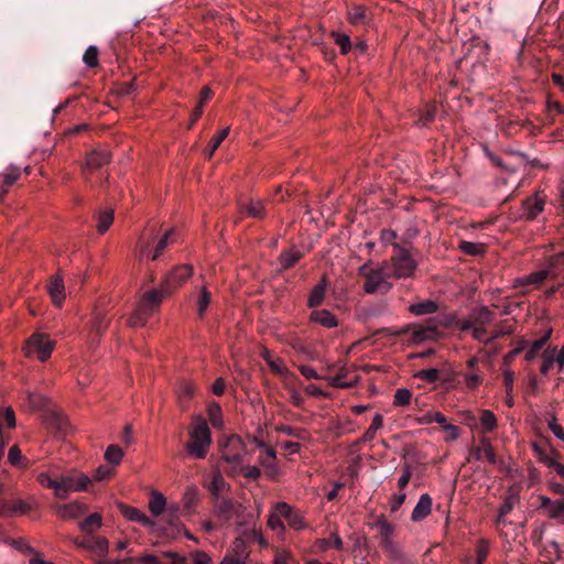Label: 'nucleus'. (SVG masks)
Here are the masks:
<instances>
[{
	"instance_id": "obj_60",
	"label": "nucleus",
	"mask_w": 564,
	"mask_h": 564,
	"mask_svg": "<svg viewBox=\"0 0 564 564\" xmlns=\"http://www.w3.org/2000/svg\"><path fill=\"white\" fill-rule=\"evenodd\" d=\"M547 273L545 271H539L530 274L527 278L525 284H541L546 279Z\"/></svg>"
},
{
	"instance_id": "obj_17",
	"label": "nucleus",
	"mask_w": 564,
	"mask_h": 564,
	"mask_svg": "<svg viewBox=\"0 0 564 564\" xmlns=\"http://www.w3.org/2000/svg\"><path fill=\"white\" fill-rule=\"evenodd\" d=\"M47 291L52 297L53 303L57 306H61L65 299L64 282L61 274L51 276L47 284Z\"/></svg>"
},
{
	"instance_id": "obj_13",
	"label": "nucleus",
	"mask_w": 564,
	"mask_h": 564,
	"mask_svg": "<svg viewBox=\"0 0 564 564\" xmlns=\"http://www.w3.org/2000/svg\"><path fill=\"white\" fill-rule=\"evenodd\" d=\"M328 284L329 283L327 276L324 274L318 281V283L310 292L307 299V306L310 308H316L323 304L326 297V290L328 288Z\"/></svg>"
},
{
	"instance_id": "obj_34",
	"label": "nucleus",
	"mask_w": 564,
	"mask_h": 564,
	"mask_svg": "<svg viewBox=\"0 0 564 564\" xmlns=\"http://www.w3.org/2000/svg\"><path fill=\"white\" fill-rule=\"evenodd\" d=\"M100 525H101V516L99 513H93L79 523L80 530L86 533L94 532Z\"/></svg>"
},
{
	"instance_id": "obj_58",
	"label": "nucleus",
	"mask_w": 564,
	"mask_h": 564,
	"mask_svg": "<svg viewBox=\"0 0 564 564\" xmlns=\"http://www.w3.org/2000/svg\"><path fill=\"white\" fill-rule=\"evenodd\" d=\"M8 459L10 462V464H12L14 466L20 465V463L22 462L23 457L21 455V451L19 449V447L17 445L12 446L9 449Z\"/></svg>"
},
{
	"instance_id": "obj_27",
	"label": "nucleus",
	"mask_w": 564,
	"mask_h": 564,
	"mask_svg": "<svg viewBox=\"0 0 564 564\" xmlns=\"http://www.w3.org/2000/svg\"><path fill=\"white\" fill-rule=\"evenodd\" d=\"M552 336V328L547 329L546 333L539 339L534 340L525 354V360L531 362L534 360L538 355L543 350L544 346L547 344Z\"/></svg>"
},
{
	"instance_id": "obj_25",
	"label": "nucleus",
	"mask_w": 564,
	"mask_h": 564,
	"mask_svg": "<svg viewBox=\"0 0 564 564\" xmlns=\"http://www.w3.org/2000/svg\"><path fill=\"white\" fill-rule=\"evenodd\" d=\"M416 378L429 383H436L438 381L448 382L451 380L448 375H445L442 370L437 368L420 370L416 373Z\"/></svg>"
},
{
	"instance_id": "obj_59",
	"label": "nucleus",
	"mask_w": 564,
	"mask_h": 564,
	"mask_svg": "<svg viewBox=\"0 0 564 564\" xmlns=\"http://www.w3.org/2000/svg\"><path fill=\"white\" fill-rule=\"evenodd\" d=\"M243 476L251 480H258L261 476V470L257 466H243Z\"/></svg>"
},
{
	"instance_id": "obj_6",
	"label": "nucleus",
	"mask_w": 564,
	"mask_h": 564,
	"mask_svg": "<svg viewBox=\"0 0 564 564\" xmlns=\"http://www.w3.org/2000/svg\"><path fill=\"white\" fill-rule=\"evenodd\" d=\"M415 269L416 262L412 259L409 251L403 248H397L395 253L391 257V263L387 262L390 278H409Z\"/></svg>"
},
{
	"instance_id": "obj_20",
	"label": "nucleus",
	"mask_w": 564,
	"mask_h": 564,
	"mask_svg": "<svg viewBox=\"0 0 564 564\" xmlns=\"http://www.w3.org/2000/svg\"><path fill=\"white\" fill-rule=\"evenodd\" d=\"M310 321L325 328H334L338 325L337 317L328 310H314L310 315Z\"/></svg>"
},
{
	"instance_id": "obj_2",
	"label": "nucleus",
	"mask_w": 564,
	"mask_h": 564,
	"mask_svg": "<svg viewBox=\"0 0 564 564\" xmlns=\"http://www.w3.org/2000/svg\"><path fill=\"white\" fill-rule=\"evenodd\" d=\"M188 437L189 440L184 445L187 456L195 459L206 458L213 441L208 423L203 416H193L188 427Z\"/></svg>"
},
{
	"instance_id": "obj_24",
	"label": "nucleus",
	"mask_w": 564,
	"mask_h": 564,
	"mask_svg": "<svg viewBox=\"0 0 564 564\" xmlns=\"http://www.w3.org/2000/svg\"><path fill=\"white\" fill-rule=\"evenodd\" d=\"M348 21L352 25L366 24L369 21V12L366 7L354 4L347 11Z\"/></svg>"
},
{
	"instance_id": "obj_21",
	"label": "nucleus",
	"mask_w": 564,
	"mask_h": 564,
	"mask_svg": "<svg viewBox=\"0 0 564 564\" xmlns=\"http://www.w3.org/2000/svg\"><path fill=\"white\" fill-rule=\"evenodd\" d=\"M163 555L171 560V564H186L187 560L175 552H164ZM192 564H210V557L204 552H195L192 555Z\"/></svg>"
},
{
	"instance_id": "obj_14",
	"label": "nucleus",
	"mask_w": 564,
	"mask_h": 564,
	"mask_svg": "<svg viewBox=\"0 0 564 564\" xmlns=\"http://www.w3.org/2000/svg\"><path fill=\"white\" fill-rule=\"evenodd\" d=\"M110 162V153L104 149L93 150L87 154L86 167L94 172Z\"/></svg>"
},
{
	"instance_id": "obj_30",
	"label": "nucleus",
	"mask_w": 564,
	"mask_h": 564,
	"mask_svg": "<svg viewBox=\"0 0 564 564\" xmlns=\"http://www.w3.org/2000/svg\"><path fill=\"white\" fill-rule=\"evenodd\" d=\"M303 257V253L299 250H285L280 254V263L282 270H288L295 265V263Z\"/></svg>"
},
{
	"instance_id": "obj_3",
	"label": "nucleus",
	"mask_w": 564,
	"mask_h": 564,
	"mask_svg": "<svg viewBox=\"0 0 564 564\" xmlns=\"http://www.w3.org/2000/svg\"><path fill=\"white\" fill-rule=\"evenodd\" d=\"M357 274L364 280L362 289L367 294H387L392 289L387 261L377 265L367 261L358 268Z\"/></svg>"
},
{
	"instance_id": "obj_47",
	"label": "nucleus",
	"mask_w": 564,
	"mask_h": 564,
	"mask_svg": "<svg viewBox=\"0 0 564 564\" xmlns=\"http://www.w3.org/2000/svg\"><path fill=\"white\" fill-rule=\"evenodd\" d=\"M184 508L191 510L198 501V491L196 488H188L183 497Z\"/></svg>"
},
{
	"instance_id": "obj_33",
	"label": "nucleus",
	"mask_w": 564,
	"mask_h": 564,
	"mask_svg": "<svg viewBox=\"0 0 564 564\" xmlns=\"http://www.w3.org/2000/svg\"><path fill=\"white\" fill-rule=\"evenodd\" d=\"M113 223V210L107 209L101 210L98 214V224H97V230L99 234H105L111 224Z\"/></svg>"
},
{
	"instance_id": "obj_12",
	"label": "nucleus",
	"mask_w": 564,
	"mask_h": 564,
	"mask_svg": "<svg viewBox=\"0 0 564 564\" xmlns=\"http://www.w3.org/2000/svg\"><path fill=\"white\" fill-rule=\"evenodd\" d=\"M275 512L280 518L285 519L291 528L300 530L304 527L302 516L297 511L293 510L292 507L286 502L276 503Z\"/></svg>"
},
{
	"instance_id": "obj_41",
	"label": "nucleus",
	"mask_w": 564,
	"mask_h": 564,
	"mask_svg": "<svg viewBox=\"0 0 564 564\" xmlns=\"http://www.w3.org/2000/svg\"><path fill=\"white\" fill-rule=\"evenodd\" d=\"M332 36L335 43L340 47V53L346 55L351 50L350 37L347 34H341L339 32H332Z\"/></svg>"
},
{
	"instance_id": "obj_18",
	"label": "nucleus",
	"mask_w": 564,
	"mask_h": 564,
	"mask_svg": "<svg viewBox=\"0 0 564 564\" xmlns=\"http://www.w3.org/2000/svg\"><path fill=\"white\" fill-rule=\"evenodd\" d=\"M175 235V230L174 229H170L167 230L158 241L153 252H150L149 251V247L148 246H143L141 248V252L143 254H148V257L151 259V260H158L160 258V256L163 253V251L165 250V248L167 247V245L173 240V237Z\"/></svg>"
},
{
	"instance_id": "obj_35",
	"label": "nucleus",
	"mask_w": 564,
	"mask_h": 564,
	"mask_svg": "<svg viewBox=\"0 0 564 564\" xmlns=\"http://www.w3.org/2000/svg\"><path fill=\"white\" fill-rule=\"evenodd\" d=\"M383 425V417L381 414L377 413L371 422V425L367 429V431L364 433L361 441L362 442H370L376 437V433L379 429H381Z\"/></svg>"
},
{
	"instance_id": "obj_10",
	"label": "nucleus",
	"mask_w": 564,
	"mask_h": 564,
	"mask_svg": "<svg viewBox=\"0 0 564 564\" xmlns=\"http://www.w3.org/2000/svg\"><path fill=\"white\" fill-rule=\"evenodd\" d=\"M474 324L473 338L482 341L487 335L486 326L491 324L495 319V313L487 306H479L471 311L469 314Z\"/></svg>"
},
{
	"instance_id": "obj_61",
	"label": "nucleus",
	"mask_w": 564,
	"mask_h": 564,
	"mask_svg": "<svg viewBox=\"0 0 564 564\" xmlns=\"http://www.w3.org/2000/svg\"><path fill=\"white\" fill-rule=\"evenodd\" d=\"M549 429L553 432V434L564 442V430L563 427L557 423V420L555 416L552 417V420L549 422Z\"/></svg>"
},
{
	"instance_id": "obj_5",
	"label": "nucleus",
	"mask_w": 564,
	"mask_h": 564,
	"mask_svg": "<svg viewBox=\"0 0 564 564\" xmlns=\"http://www.w3.org/2000/svg\"><path fill=\"white\" fill-rule=\"evenodd\" d=\"M545 198V195H541L538 192L531 196L525 197L522 200L520 209L510 212L509 218L512 221L534 220L544 210Z\"/></svg>"
},
{
	"instance_id": "obj_36",
	"label": "nucleus",
	"mask_w": 564,
	"mask_h": 564,
	"mask_svg": "<svg viewBox=\"0 0 564 564\" xmlns=\"http://www.w3.org/2000/svg\"><path fill=\"white\" fill-rule=\"evenodd\" d=\"M533 447V451L538 457V459L543 463L544 465H546L547 467L551 468V466L555 463L556 458L553 457L549 452L547 449L541 445V444H538V443H534L532 445Z\"/></svg>"
},
{
	"instance_id": "obj_44",
	"label": "nucleus",
	"mask_w": 564,
	"mask_h": 564,
	"mask_svg": "<svg viewBox=\"0 0 564 564\" xmlns=\"http://www.w3.org/2000/svg\"><path fill=\"white\" fill-rule=\"evenodd\" d=\"M88 546L90 550L96 551L100 556H106L108 553V541L105 538L91 536V544Z\"/></svg>"
},
{
	"instance_id": "obj_9",
	"label": "nucleus",
	"mask_w": 564,
	"mask_h": 564,
	"mask_svg": "<svg viewBox=\"0 0 564 564\" xmlns=\"http://www.w3.org/2000/svg\"><path fill=\"white\" fill-rule=\"evenodd\" d=\"M90 484V478L84 474L62 476L57 481L55 497L66 499L72 491H85Z\"/></svg>"
},
{
	"instance_id": "obj_23",
	"label": "nucleus",
	"mask_w": 564,
	"mask_h": 564,
	"mask_svg": "<svg viewBox=\"0 0 564 564\" xmlns=\"http://www.w3.org/2000/svg\"><path fill=\"white\" fill-rule=\"evenodd\" d=\"M118 508L123 517L129 521L142 523L143 525L152 524V521L137 508L129 507L122 502L118 503Z\"/></svg>"
},
{
	"instance_id": "obj_22",
	"label": "nucleus",
	"mask_w": 564,
	"mask_h": 564,
	"mask_svg": "<svg viewBox=\"0 0 564 564\" xmlns=\"http://www.w3.org/2000/svg\"><path fill=\"white\" fill-rule=\"evenodd\" d=\"M375 525L381 539V546L389 551L392 547L391 535L393 534L394 527L384 519H379Z\"/></svg>"
},
{
	"instance_id": "obj_39",
	"label": "nucleus",
	"mask_w": 564,
	"mask_h": 564,
	"mask_svg": "<svg viewBox=\"0 0 564 564\" xmlns=\"http://www.w3.org/2000/svg\"><path fill=\"white\" fill-rule=\"evenodd\" d=\"M480 423L485 432H492L497 427V417L490 410H482L480 414Z\"/></svg>"
},
{
	"instance_id": "obj_4",
	"label": "nucleus",
	"mask_w": 564,
	"mask_h": 564,
	"mask_svg": "<svg viewBox=\"0 0 564 564\" xmlns=\"http://www.w3.org/2000/svg\"><path fill=\"white\" fill-rule=\"evenodd\" d=\"M440 334V324L435 317L426 319L425 324H409L393 333L394 336L406 337L413 344L436 339Z\"/></svg>"
},
{
	"instance_id": "obj_31",
	"label": "nucleus",
	"mask_w": 564,
	"mask_h": 564,
	"mask_svg": "<svg viewBox=\"0 0 564 564\" xmlns=\"http://www.w3.org/2000/svg\"><path fill=\"white\" fill-rule=\"evenodd\" d=\"M555 354H556V347H547L544 349L541 354L542 357V365L540 368V372L543 376H546L553 365L555 364Z\"/></svg>"
},
{
	"instance_id": "obj_46",
	"label": "nucleus",
	"mask_w": 564,
	"mask_h": 564,
	"mask_svg": "<svg viewBox=\"0 0 564 564\" xmlns=\"http://www.w3.org/2000/svg\"><path fill=\"white\" fill-rule=\"evenodd\" d=\"M460 250L469 256H478L484 252L482 245L470 241H462Z\"/></svg>"
},
{
	"instance_id": "obj_53",
	"label": "nucleus",
	"mask_w": 564,
	"mask_h": 564,
	"mask_svg": "<svg viewBox=\"0 0 564 564\" xmlns=\"http://www.w3.org/2000/svg\"><path fill=\"white\" fill-rule=\"evenodd\" d=\"M37 481L50 489L54 490V494L56 492L57 481L56 479L51 478V476L47 473H40L36 477Z\"/></svg>"
},
{
	"instance_id": "obj_1",
	"label": "nucleus",
	"mask_w": 564,
	"mask_h": 564,
	"mask_svg": "<svg viewBox=\"0 0 564 564\" xmlns=\"http://www.w3.org/2000/svg\"><path fill=\"white\" fill-rule=\"evenodd\" d=\"M193 274V268L188 264H181L173 268L164 278L160 289H153L143 294L134 312L129 317L131 327L144 326L148 318L161 306L164 296L172 294L183 285Z\"/></svg>"
},
{
	"instance_id": "obj_7",
	"label": "nucleus",
	"mask_w": 564,
	"mask_h": 564,
	"mask_svg": "<svg viewBox=\"0 0 564 564\" xmlns=\"http://www.w3.org/2000/svg\"><path fill=\"white\" fill-rule=\"evenodd\" d=\"M221 459L228 464H242L247 453L246 444L239 435L232 434L219 443Z\"/></svg>"
},
{
	"instance_id": "obj_8",
	"label": "nucleus",
	"mask_w": 564,
	"mask_h": 564,
	"mask_svg": "<svg viewBox=\"0 0 564 564\" xmlns=\"http://www.w3.org/2000/svg\"><path fill=\"white\" fill-rule=\"evenodd\" d=\"M54 348V341L45 334L34 333L25 344V355L35 356L40 361H46Z\"/></svg>"
},
{
	"instance_id": "obj_55",
	"label": "nucleus",
	"mask_w": 564,
	"mask_h": 564,
	"mask_svg": "<svg viewBox=\"0 0 564 564\" xmlns=\"http://www.w3.org/2000/svg\"><path fill=\"white\" fill-rule=\"evenodd\" d=\"M488 545L481 541L477 546H476V564H484V562L486 561L487 556H488Z\"/></svg>"
},
{
	"instance_id": "obj_54",
	"label": "nucleus",
	"mask_w": 564,
	"mask_h": 564,
	"mask_svg": "<svg viewBox=\"0 0 564 564\" xmlns=\"http://www.w3.org/2000/svg\"><path fill=\"white\" fill-rule=\"evenodd\" d=\"M564 516V498L554 500L549 517L556 519Z\"/></svg>"
},
{
	"instance_id": "obj_64",
	"label": "nucleus",
	"mask_w": 564,
	"mask_h": 564,
	"mask_svg": "<svg viewBox=\"0 0 564 564\" xmlns=\"http://www.w3.org/2000/svg\"><path fill=\"white\" fill-rule=\"evenodd\" d=\"M456 327L462 330V332H474L475 327H474V324L471 322V317L470 315L467 317V318H464V319H458L456 322Z\"/></svg>"
},
{
	"instance_id": "obj_40",
	"label": "nucleus",
	"mask_w": 564,
	"mask_h": 564,
	"mask_svg": "<svg viewBox=\"0 0 564 564\" xmlns=\"http://www.w3.org/2000/svg\"><path fill=\"white\" fill-rule=\"evenodd\" d=\"M165 503H166V500H165L164 496L160 492H155L152 496L150 503H149L150 511L154 516H159L163 512V510L165 508Z\"/></svg>"
},
{
	"instance_id": "obj_32",
	"label": "nucleus",
	"mask_w": 564,
	"mask_h": 564,
	"mask_svg": "<svg viewBox=\"0 0 564 564\" xmlns=\"http://www.w3.org/2000/svg\"><path fill=\"white\" fill-rule=\"evenodd\" d=\"M229 134V127H226L221 129L216 135L213 137V139L209 141L205 154L208 159H210L214 154V152L219 148L221 142L228 137Z\"/></svg>"
},
{
	"instance_id": "obj_49",
	"label": "nucleus",
	"mask_w": 564,
	"mask_h": 564,
	"mask_svg": "<svg viewBox=\"0 0 564 564\" xmlns=\"http://www.w3.org/2000/svg\"><path fill=\"white\" fill-rule=\"evenodd\" d=\"M260 465L265 469V474L271 478L275 479L279 475V468L273 460L264 459L263 456L259 457Z\"/></svg>"
},
{
	"instance_id": "obj_43",
	"label": "nucleus",
	"mask_w": 564,
	"mask_h": 564,
	"mask_svg": "<svg viewBox=\"0 0 564 564\" xmlns=\"http://www.w3.org/2000/svg\"><path fill=\"white\" fill-rule=\"evenodd\" d=\"M412 393L409 389L401 388L398 389L394 393L393 405L395 406H405L410 404Z\"/></svg>"
},
{
	"instance_id": "obj_56",
	"label": "nucleus",
	"mask_w": 564,
	"mask_h": 564,
	"mask_svg": "<svg viewBox=\"0 0 564 564\" xmlns=\"http://www.w3.org/2000/svg\"><path fill=\"white\" fill-rule=\"evenodd\" d=\"M406 495L404 492L395 494L390 499V511L397 512L400 507L404 503Z\"/></svg>"
},
{
	"instance_id": "obj_28",
	"label": "nucleus",
	"mask_w": 564,
	"mask_h": 564,
	"mask_svg": "<svg viewBox=\"0 0 564 564\" xmlns=\"http://www.w3.org/2000/svg\"><path fill=\"white\" fill-rule=\"evenodd\" d=\"M178 401L183 411L186 410L188 402L195 394V387L188 381H182L177 388Z\"/></svg>"
},
{
	"instance_id": "obj_45",
	"label": "nucleus",
	"mask_w": 564,
	"mask_h": 564,
	"mask_svg": "<svg viewBox=\"0 0 564 564\" xmlns=\"http://www.w3.org/2000/svg\"><path fill=\"white\" fill-rule=\"evenodd\" d=\"M267 364L270 370L280 376H289L291 375L290 370L284 366L282 359H267Z\"/></svg>"
},
{
	"instance_id": "obj_11",
	"label": "nucleus",
	"mask_w": 564,
	"mask_h": 564,
	"mask_svg": "<svg viewBox=\"0 0 564 564\" xmlns=\"http://www.w3.org/2000/svg\"><path fill=\"white\" fill-rule=\"evenodd\" d=\"M241 505L228 498H217L214 506V513L224 522H229L235 516L241 512Z\"/></svg>"
},
{
	"instance_id": "obj_16",
	"label": "nucleus",
	"mask_w": 564,
	"mask_h": 564,
	"mask_svg": "<svg viewBox=\"0 0 564 564\" xmlns=\"http://www.w3.org/2000/svg\"><path fill=\"white\" fill-rule=\"evenodd\" d=\"M240 213L247 215L248 217L261 219L265 216V209L263 202L260 199L250 198L247 202L239 203Z\"/></svg>"
},
{
	"instance_id": "obj_48",
	"label": "nucleus",
	"mask_w": 564,
	"mask_h": 564,
	"mask_svg": "<svg viewBox=\"0 0 564 564\" xmlns=\"http://www.w3.org/2000/svg\"><path fill=\"white\" fill-rule=\"evenodd\" d=\"M84 63L88 67H96L98 65V50L96 46H89L84 56H83Z\"/></svg>"
},
{
	"instance_id": "obj_29",
	"label": "nucleus",
	"mask_w": 564,
	"mask_h": 564,
	"mask_svg": "<svg viewBox=\"0 0 564 564\" xmlns=\"http://www.w3.org/2000/svg\"><path fill=\"white\" fill-rule=\"evenodd\" d=\"M207 415L210 424L215 429H220L224 424L221 406L217 402H212L207 406Z\"/></svg>"
},
{
	"instance_id": "obj_52",
	"label": "nucleus",
	"mask_w": 564,
	"mask_h": 564,
	"mask_svg": "<svg viewBox=\"0 0 564 564\" xmlns=\"http://www.w3.org/2000/svg\"><path fill=\"white\" fill-rule=\"evenodd\" d=\"M113 475V469L107 465H100L94 474V479L97 481L109 479Z\"/></svg>"
},
{
	"instance_id": "obj_51",
	"label": "nucleus",
	"mask_w": 564,
	"mask_h": 564,
	"mask_svg": "<svg viewBox=\"0 0 564 564\" xmlns=\"http://www.w3.org/2000/svg\"><path fill=\"white\" fill-rule=\"evenodd\" d=\"M480 443L484 446V456L487 458V460L492 465L497 464V456L494 452V448H492V445H491L489 438L481 437Z\"/></svg>"
},
{
	"instance_id": "obj_19",
	"label": "nucleus",
	"mask_w": 564,
	"mask_h": 564,
	"mask_svg": "<svg viewBox=\"0 0 564 564\" xmlns=\"http://www.w3.org/2000/svg\"><path fill=\"white\" fill-rule=\"evenodd\" d=\"M431 511L432 498L429 494H423L412 511L411 520L414 522H420L425 519L431 513Z\"/></svg>"
},
{
	"instance_id": "obj_38",
	"label": "nucleus",
	"mask_w": 564,
	"mask_h": 564,
	"mask_svg": "<svg viewBox=\"0 0 564 564\" xmlns=\"http://www.w3.org/2000/svg\"><path fill=\"white\" fill-rule=\"evenodd\" d=\"M212 302V295L206 288H203L197 299V314L202 318L204 317L209 304Z\"/></svg>"
},
{
	"instance_id": "obj_26",
	"label": "nucleus",
	"mask_w": 564,
	"mask_h": 564,
	"mask_svg": "<svg viewBox=\"0 0 564 564\" xmlns=\"http://www.w3.org/2000/svg\"><path fill=\"white\" fill-rule=\"evenodd\" d=\"M438 304L433 300H425L422 302L413 303L409 306V312L413 315H429L437 312Z\"/></svg>"
},
{
	"instance_id": "obj_63",
	"label": "nucleus",
	"mask_w": 564,
	"mask_h": 564,
	"mask_svg": "<svg viewBox=\"0 0 564 564\" xmlns=\"http://www.w3.org/2000/svg\"><path fill=\"white\" fill-rule=\"evenodd\" d=\"M465 382L468 389H476L481 383V377L476 373L465 375Z\"/></svg>"
},
{
	"instance_id": "obj_42",
	"label": "nucleus",
	"mask_w": 564,
	"mask_h": 564,
	"mask_svg": "<svg viewBox=\"0 0 564 564\" xmlns=\"http://www.w3.org/2000/svg\"><path fill=\"white\" fill-rule=\"evenodd\" d=\"M28 399L30 404L33 408L40 409V410H46L50 405V401L44 395L36 393V392H29Z\"/></svg>"
},
{
	"instance_id": "obj_15",
	"label": "nucleus",
	"mask_w": 564,
	"mask_h": 564,
	"mask_svg": "<svg viewBox=\"0 0 564 564\" xmlns=\"http://www.w3.org/2000/svg\"><path fill=\"white\" fill-rule=\"evenodd\" d=\"M55 510L57 516L62 519L73 520L80 517L86 511V507L77 501H73L65 505H57Z\"/></svg>"
},
{
	"instance_id": "obj_37",
	"label": "nucleus",
	"mask_w": 564,
	"mask_h": 564,
	"mask_svg": "<svg viewBox=\"0 0 564 564\" xmlns=\"http://www.w3.org/2000/svg\"><path fill=\"white\" fill-rule=\"evenodd\" d=\"M122 457L123 451L117 444L109 445L105 452V459L112 465L120 464Z\"/></svg>"
},
{
	"instance_id": "obj_57",
	"label": "nucleus",
	"mask_w": 564,
	"mask_h": 564,
	"mask_svg": "<svg viewBox=\"0 0 564 564\" xmlns=\"http://www.w3.org/2000/svg\"><path fill=\"white\" fill-rule=\"evenodd\" d=\"M20 169L19 167H11L8 173L3 176V183L6 186H11L15 183V181L20 177Z\"/></svg>"
},
{
	"instance_id": "obj_62",
	"label": "nucleus",
	"mask_w": 564,
	"mask_h": 564,
	"mask_svg": "<svg viewBox=\"0 0 564 564\" xmlns=\"http://www.w3.org/2000/svg\"><path fill=\"white\" fill-rule=\"evenodd\" d=\"M291 554L286 550H276L274 554L273 564H289Z\"/></svg>"
},
{
	"instance_id": "obj_50",
	"label": "nucleus",
	"mask_w": 564,
	"mask_h": 564,
	"mask_svg": "<svg viewBox=\"0 0 564 564\" xmlns=\"http://www.w3.org/2000/svg\"><path fill=\"white\" fill-rule=\"evenodd\" d=\"M225 486L226 482L221 475L214 476L213 481L210 482L209 486V491L215 497V499L220 498L219 494L225 488Z\"/></svg>"
}]
</instances>
